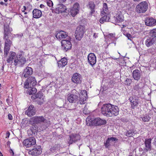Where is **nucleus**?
Returning a JSON list of instances; mask_svg holds the SVG:
<instances>
[{"label":"nucleus","instance_id":"1","mask_svg":"<svg viewBox=\"0 0 156 156\" xmlns=\"http://www.w3.org/2000/svg\"><path fill=\"white\" fill-rule=\"evenodd\" d=\"M32 125V127L28 130V133H30L32 136H35L39 130L42 131L46 129L50 125L49 121L45 119L43 116H36L33 117L31 119V120H23V124L26 123L25 125L26 127L28 126L27 123Z\"/></svg>","mask_w":156,"mask_h":156},{"label":"nucleus","instance_id":"2","mask_svg":"<svg viewBox=\"0 0 156 156\" xmlns=\"http://www.w3.org/2000/svg\"><path fill=\"white\" fill-rule=\"evenodd\" d=\"M26 62V59L24 55L21 54H18L15 58L14 65L19 66L23 67Z\"/></svg>","mask_w":156,"mask_h":156},{"label":"nucleus","instance_id":"3","mask_svg":"<svg viewBox=\"0 0 156 156\" xmlns=\"http://www.w3.org/2000/svg\"><path fill=\"white\" fill-rule=\"evenodd\" d=\"M148 4L146 1L142 2L136 7V11L138 13H143L146 12L148 8Z\"/></svg>","mask_w":156,"mask_h":156},{"label":"nucleus","instance_id":"4","mask_svg":"<svg viewBox=\"0 0 156 156\" xmlns=\"http://www.w3.org/2000/svg\"><path fill=\"white\" fill-rule=\"evenodd\" d=\"M84 30V27L82 25H80L76 28L75 32V36L76 40L78 41L81 40L83 37Z\"/></svg>","mask_w":156,"mask_h":156},{"label":"nucleus","instance_id":"5","mask_svg":"<svg viewBox=\"0 0 156 156\" xmlns=\"http://www.w3.org/2000/svg\"><path fill=\"white\" fill-rule=\"evenodd\" d=\"M36 80L34 77L31 76L28 78L24 83V87L26 88L32 87L36 85Z\"/></svg>","mask_w":156,"mask_h":156},{"label":"nucleus","instance_id":"6","mask_svg":"<svg viewBox=\"0 0 156 156\" xmlns=\"http://www.w3.org/2000/svg\"><path fill=\"white\" fill-rule=\"evenodd\" d=\"M110 110L108 117H113L117 116L119 113V109L117 106L111 104Z\"/></svg>","mask_w":156,"mask_h":156},{"label":"nucleus","instance_id":"7","mask_svg":"<svg viewBox=\"0 0 156 156\" xmlns=\"http://www.w3.org/2000/svg\"><path fill=\"white\" fill-rule=\"evenodd\" d=\"M111 104H108L103 105L101 109V112L102 114L104 116L108 117L109 112H110V107Z\"/></svg>","mask_w":156,"mask_h":156},{"label":"nucleus","instance_id":"8","mask_svg":"<svg viewBox=\"0 0 156 156\" xmlns=\"http://www.w3.org/2000/svg\"><path fill=\"white\" fill-rule=\"evenodd\" d=\"M23 144L26 147H29L35 144H36V140L34 137L30 138L24 140L23 141Z\"/></svg>","mask_w":156,"mask_h":156},{"label":"nucleus","instance_id":"9","mask_svg":"<svg viewBox=\"0 0 156 156\" xmlns=\"http://www.w3.org/2000/svg\"><path fill=\"white\" fill-rule=\"evenodd\" d=\"M88 62L92 66L94 65L96 62V57L93 53L89 54L87 56Z\"/></svg>","mask_w":156,"mask_h":156},{"label":"nucleus","instance_id":"10","mask_svg":"<svg viewBox=\"0 0 156 156\" xmlns=\"http://www.w3.org/2000/svg\"><path fill=\"white\" fill-rule=\"evenodd\" d=\"M4 39L5 40L4 47V55L5 56H6L9 51L12 42L10 39L7 38V37L5 39Z\"/></svg>","mask_w":156,"mask_h":156},{"label":"nucleus","instance_id":"11","mask_svg":"<svg viewBox=\"0 0 156 156\" xmlns=\"http://www.w3.org/2000/svg\"><path fill=\"white\" fill-rule=\"evenodd\" d=\"M80 96L79 102L80 104H85V101L87 98V91L85 90H83L81 91Z\"/></svg>","mask_w":156,"mask_h":156},{"label":"nucleus","instance_id":"12","mask_svg":"<svg viewBox=\"0 0 156 156\" xmlns=\"http://www.w3.org/2000/svg\"><path fill=\"white\" fill-rule=\"evenodd\" d=\"M41 153V147L38 146L30 150L29 152V154L33 155H37Z\"/></svg>","mask_w":156,"mask_h":156},{"label":"nucleus","instance_id":"13","mask_svg":"<svg viewBox=\"0 0 156 156\" xmlns=\"http://www.w3.org/2000/svg\"><path fill=\"white\" fill-rule=\"evenodd\" d=\"M62 45L66 51L71 49L72 44L69 41L63 40L61 41Z\"/></svg>","mask_w":156,"mask_h":156},{"label":"nucleus","instance_id":"14","mask_svg":"<svg viewBox=\"0 0 156 156\" xmlns=\"http://www.w3.org/2000/svg\"><path fill=\"white\" fill-rule=\"evenodd\" d=\"M70 139L68 141L69 144L75 142L80 140V136L78 134H72L69 136Z\"/></svg>","mask_w":156,"mask_h":156},{"label":"nucleus","instance_id":"15","mask_svg":"<svg viewBox=\"0 0 156 156\" xmlns=\"http://www.w3.org/2000/svg\"><path fill=\"white\" fill-rule=\"evenodd\" d=\"M145 24L148 26L152 27L156 25V20L153 18H147L145 20Z\"/></svg>","mask_w":156,"mask_h":156},{"label":"nucleus","instance_id":"16","mask_svg":"<svg viewBox=\"0 0 156 156\" xmlns=\"http://www.w3.org/2000/svg\"><path fill=\"white\" fill-rule=\"evenodd\" d=\"M35 113V108L33 105H30L25 112V114L29 117L32 116L34 115Z\"/></svg>","mask_w":156,"mask_h":156},{"label":"nucleus","instance_id":"17","mask_svg":"<svg viewBox=\"0 0 156 156\" xmlns=\"http://www.w3.org/2000/svg\"><path fill=\"white\" fill-rule=\"evenodd\" d=\"M151 139H147L145 140L144 142L145 148H144V151L145 152H147L151 150Z\"/></svg>","mask_w":156,"mask_h":156},{"label":"nucleus","instance_id":"18","mask_svg":"<svg viewBox=\"0 0 156 156\" xmlns=\"http://www.w3.org/2000/svg\"><path fill=\"white\" fill-rule=\"evenodd\" d=\"M156 41V38L151 36L148 37L145 41V44L148 47L152 46Z\"/></svg>","mask_w":156,"mask_h":156},{"label":"nucleus","instance_id":"19","mask_svg":"<svg viewBox=\"0 0 156 156\" xmlns=\"http://www.w3.org/2000/svg\"><path fill=\"white\" fill-rule=\"evenodd\" d=\"M55 36L58 39L61 40L62 39L65 38L67 36V34L66 32L60 31L56 33Z\"/></svg>","mask_w":156,"mask_h":156},{"label":"nucleus","instance_id":"20","mask_svg":"<svg viewBox=\"0 0 156 156\" xmlns=\"http://www.w3.org/2000/svg\"><path fill=\"white\" fill-rule=\"evenodd\" d=\"M124 17L120 12H118L114 16V19L115 23H121L123 21Z\"/></svg>","mask_w":156,"mask_h":156},{"label":"nucleus","instance_id":"21","mask_svg":"<svg viewBox=\"0 0 156 156\" xmlns=\"http://www.w3.org/2000/svg\"><path fill=\"white\" fill-rule=\"evenodd\" d=\"M33 73L32 69L31 67H27L24 69L23 74L24 77L27 78L32 75Z\"/></svg>","mask_w":156,"mask_h":156},{"label":"nucleus","instance_id":"22","mask_svg":"<svg viewBox=\"0 0 156 156\" xmlns=\"http://www.w3.org/2000/svg\"><path fill=\"white\" fill-rule=\"evenodd\" d=\"M80 75L77 73H74L73 76L72 78V81L75 83H79L80 82Z\"/></svg>","mask_w":156,"mask_h":156},{"label":"nucleus","instance_id":"23","mask_svg":"<svg viewBox=\"0 0 156 156\" xmlns=\"http://www.w3.org/2000/svg\"><path fill=\"white\" fill-rule=\"evenodd\" d=\"M67 8L66 6L62 4H58L56 8V10L58 12V13L65 12Z\"/></svg>","mask_w":156,"mask_h":156},{"label":"nucleus","instance_id":"24","mask_svg":"<svg viewBox=\"0 0 156 156\" xmlns=\"http://www.w3.org/2000/svg\"><path fill=\"white\" fill-rule=\"evenodd\" d=\"M118 140V139L115 137H109L107 139L106 142L104 143V145L106 148H108L112 142L117 141Z\"/></svg>","mask_w":156,"mask_h":156},{"label":"nucleus","instance_id":"25","mask_svg":"<svg viewBox=\"0 0 156 156\" xmlns=\"http://www.w3.org/2000/svg\"><path fill=\"white\" fill-rule=\"evenodd\" d=\"M94 123L96 125H102L105 124L106 121L105 120L101 119L100 118H97L94 119Z\"/></svg>","mask_w":156,"mask_h":156},{"label":"nucleus","instance_id":"26","mask_svg":"<svg viewBox=\"0 0 156 156\" xmlns=\"http://www.w3.org/2000/svg\"><path fill=\"white\" fill-rule=\"evenodd\" d=\"M33 17L35 18H39L42 15L41 11L38 9H35L33 11Z\"/></svg>","mask_w":156,"mask_h":156},{"label":"nucleus","instance_id":"27","mask_svg":"<svg viewBox=\"0 0 156 156\" xmlns=\"http://www.w3.org/2000/svg\"><path fill=\"white\" fill-rule=\"evenodd\" d=\"M133 76L134 80H139L141 77V73L140 70L138 69L134 70L133 72Z\"/></svg>","mask_w":156,"mask_h":156},{"label":"nucleus","instance_id":"28","mask_svg":"<svg viewBox=\"0 0 156 156\" xmlns=\"http://www.w3.org/2000/svg\"><path fill=\"white\" fill-rule=\"evenodd\" d=\"M78 96L74 94H71L68 96L67 100L70 103H75L78 99Z\"/></svg>","mask_w":156,"mask_h":156},{"label":"nucleus","instance_id":"29","mask_svg":"<svg viewBox=\"0 0 156 156\" xmlns=\"http://www.w3.org/2000/svg\"><path fill=\"white\" fill-rule=\"evenodd\" d=\"M67 63V59L65 58H62L58 62V66L59 67H64Z\"/></svg>","mask_w":156,"mask_h":156},{"label":"nucleus","instance_id":"30","mask_svg":"<svg viewBox=\"0 0 156 156\" xmlns=\"http://www.w3.org/2000/svg\"><path fill=\"white\" fill-rule=\"evenodd\" d=\"M95 6L94 3L93 2H89L87 5L88 8L90 9L91 10L90 12L91 15L93 14L95 12Z\"/></svg>","mask_w":156,"mask_h":156},{"label":"nucleus","instance_id":"31","mask_svg":"<svg viewBox=\"0 0 156 156\" xmlns=\"http://www.w3.org/2000/svg\"><path fill=\"white\" fill-rule=\"evenodd\" d=\"M103 14L104 16L101 18L99 20L101 23H103L105 22H108L109 21L110 19L108 13L107 14H105V13H103Z\"/></svg>","mask_w":156,"mask_h":156},{"label":"nucleus","instance_id":"32","mask_svg":"<svg viewBox=\"0 0 156 156\" xmlns=\"http://www.w3.org/2000/svg\"><path fill=\"white\" fill-rule=\"evenodd\" d=\"M16 55V54L15 52H10L9 57L7 60V62L9 63H12L14 58H15Z\"/></svg>","mask_w":156,"mask_h":156},{"label":"nucleus","instance_id":"33","mask_svg":"<svg viewBox=\"0 0 156 156\" xmlns=\"http://www.w3.org/2000/svg\"><path fill=\"white\" fill-rule=\"evenodd\" d=\"M10 32V30L9 29V26L8 25H5L4 28V39H5L8 34Z\"/></svg>","mask_w":156,"mask_h":156},{"label":"nucleus","instance_id":"34","mask_svg":"<svg viewBox=\"0 0 156 156\" xmlns=\"http://www.w3.org/2000/svg\"><path fill=\"white\" fill-rule=\"evenodd\" d=\"M135 134V131L133 129L129 130L125 133L126 136L128 137L133 136Z\"/></svg>","mask_w":156,"mask_h":156},{"label":"nucleus","instance_id":"35","mask_svg":"<svg viewBox=\"0 0 156 156\" xmlns=\"http://www.w3.org/2000/svg\"><path fill=\"white\" fill-rule=\"evenodd\" d=\"M29 89L27 90V93L30 95L34 94H35L37 91L36 88L32 87H29Z\"/></svg>","mask_w":156,"mask_h":156},{"label":"nucleus","instance_id":"36","mask_svg":"<svg viewBox=\"0 0 156 156\" xmlns=\"http://www.w3.org/2000/svg\"><path fill=\"white\" fill-rule=\"evenodd\" d=\"M103 13H105V14H107L108 13L107 5L105 3L103 4V10L101 12V14H103Z\"/></svg>","mask_w":156,"mask_h":156},{"label":"nucleus","instance_id":"37","mask_svg":"<svg viewBox=\"0 0 156 156\" xmlns=\"http://www.w3.org/2000/svg\"><path fill=\"white\" fill-rule=\"evenodd\" d=\"M142 120L144 122H149L150 121L151 118L148 115H145L141 117Z\"/></svg>","mask_w":156,"mask_h":156},{"label":"nucleus","instance_id":"38","mask_svg":"<svg viewBox=\"0 0 156 156\" xmlns=\"http://www.w3.org/2000/svg\"><path fill=\"white\" fill-rule=\"evenodd\" d=\"M142 85V83H140L139 84L135 85L134 87V89L138 91V92L140 91L142 89V87L141 86Z\"/></svg>","mask_w":156,"mask_h":156},{"label":"nucleus","instance_id":"39","mask_svg":"<svg viewBox=\"0 0 156 156\" xmlns=\"http://www.w3.org/2000/svg\"><path fill=\"white\" fill-rule=\"evenodd\" d=\"M88 107L87 105L86 104L83 108V113L86 115H88L90 112L88 110Z\"/></svg>","mask_w":156,"mask_h":156},{"label":"nucleus","instance_id":"40","mask_svg":"<svg viewBox=\"0 0 156 156\" xmlns=\"http://www.w3.org/2000/svg\"><path fill=\"white\" fill-rule=\"evenodd\" d=\"M79 10L75 9L72 8L70 10V12L73 16H75L78 12Z\"/></svg>","mask_w":156,"mask_h":156},{"label":"nucleus","instance_id":"41","mask_svg":"<svg viewBox=\"0 0 156 156\" xmlns=\"http://www.w3.org/2000/svg\"><path fill=\"white\" fill-rule=\"evenodd\" d=\"M150 34L151 37L156 38V28L151 30L150 31Z\"/></svg>","mask_w":156,"mask_h":156},{"label":"nucleus","instance_id":"42","mask_svg":"<svg viewBox=\"0 0 156 156\" xmlns=\"http://www.w3.org/2000/svg\"><path fill=\"white\" fill-rule=\"evenodd\" d=\"M138 105V103L135 99L133 100V102L131 103V108L133 109H134L135 107H137Z\"/></svg>","mask_w":156,"mask_h":156},{"label":"nucleus","instance_id":"43","mask_svg":"<svg viewBox=\"0 0 156 156\" xmlns=\"http://www.w3.org/2000/svg\"><path fill=\"white\" fill-rule=\"evenodd\" d=\"M36 98L37 99H42V98H44V97L43 96V94L41 92H38L36 95Z\"/></svg>","mask_w":156,"mask_h":156},{"label":"nucleus","instance_id":"44","mask_svg":"<svg viewBox=\"0 0 156 156\" xmlns=\"http://www.w3.org/2000/svg\"><path fill=\"white\" fill-rule=\"evenodd\" d=\"M72 8L74 9H78L79 10L80 8V5L79 4L77 3H75L73 5Z\"/></svg>","mask_w":156,"mask_h":156},{"label":"nucleus","instance_id":"45","mask_svg":"<svg viewBox=\"0 0 156 156\" xmlns=\"http://www.w3.org/2000/svg\"><path fill=\"white\" fill-rule=\"evenodd\" d=\"M47 5L49 7H51L53 5V3L51 0H47Z\"/></svg>","mask_w":156,"mask_h":156},{"label":"nucleus","instance_id":"46","mask_svg":"<svg viewBox=\"0 0 156 156\" xmlns=\"http://www.w3.org/2000/svg\"><path fill=\"white\" fill-rule=\"evenodd\" d=\"M44 101V99L42 98V99H37V103L38 104L41 105L43 103V102Z\"/></svg>","mask_w":156,"mask_h":156},{"label":"nucleus","instance_id":"47","mask_svg":"<svg viewBox=\"0 0 156 156\" xmlns=\"http://www.w3.org/2000/svg\"><path fill=\"white\" fill-rule=\"evenodd\" d=\"M131 82V80L130 79H127L126 80V83L127 85H130Z\"/></svg>","mask_w":156,"mask_h":156},{"label":"nucleus","instance_id":"48","mask_svg":"<svg viewBox=\"0 0 156 156\" xmlns=\"http://www.w3.org/2000/svg\"><path fill=\"white\" fill-rule=\"evenodd\" d=\"M8 118L9 119L12 120V117L11 115L10 114H9L8 115Z\"/></svg>","mask_w":156,"mask_h":156},{"label":"nucleus","instance_id":"49","mask_svg":"<svg viewBox=\"0 0 156 156\" xmlns=\"http://www.w3.org/2000/svg\"><path fill=\"white\" fill-rule=\"evenodd\" d=\"M126 36L129 39H130V38L131 37V35L129 34H126Z\"/></svg>","mask_w":156,"mask_h":156},{"label":"nucleus","instance_id":"50","mask_svg":"<svg viewBox=\"0 0 156 156\" xmlns=\"http://www.w3.org/2000/svg\"><path fill=\"white\" fill-rule=\"evenodd\" d=\"M0 4L2 5H5V6H7V3H5L3 2H0Z\"/></svg>","mask_w":156,"mask_h":156},{"label":"nucleus","instance_id":"51","mask_svg":"<svg viewBox=\"0 0 156 156\" xmlns=\"http://www.w3.org/2000/svg\"><path fill=\"white\" fill-rule=\"evenodd\" d=\"M153 143V144L156 146V137L154 139Z\"/></svg>","mask_w":156,"mask_h":156},{"label":"nucleus","instance_id":"52","mask_svg":"<svg viewBox=\"0 0 156 156\" xmlns=\"http://www.w3.org/2000/svg\"><path fill=\"white\" fill-rule=\"evenodd\" d=\"M129 100L131 102V103H132V102H133V100H134V99H133L132 97H130V98H129Z\"/></svg>","mask_w":156,"mask_h":156},{"label":"nucleus","instance_id":"53","mask_svg":"<svg viewBox=\"0 0 156 156\" xmlns=\"http://www.w3.org/2000/svg\"><path fill=\"white\" fill-rule=\"evenodd\" d=\"M6 101L7 102V103H8V105H10V102L9 99H6Z\"/></svg>","mask_w":156,"mask_h":156},{"label":"nucleus","instance_id":"54","mask_svg":"<svg viewBox=\"0 0 156 156\" xmlns=\"http://www.w3.org/2000/svg\"><path fill=\"white\" fill-rule=\"evenodd\" d=\"M1 46H2V42L0 40V52H2V51H1Z\"/></svg>","mask_w":156,"mask_h":156},{"label":"nucleus","instance_id":"55","mask_svg":"<svg viewBox=\"0 0 156 156\" xmlns=\"http://www.w3.org/2000/svg\"><path fill=\"white\" fill-rule=\"evenodd\" d=\"M40 7L41 8H43L44 7V5L43 4H41Z\"/></svg>","mask_w":156,"mask_h":156},{"label":"nucleus","instance_id":"56","mask_svg":"<svg viewBox=\"0 0 156 156\" xmlns=\"http://www.w3.org/2000/svg\"><path fill=\"white\" fill-rule=\"evenodd\" d=\"M66 0H58L60 2H64Z\"/></svg>","mask_w":156,"mask_h":156},{"label":"nucleus","instance_id":"57","mask_svg":"<svg viewBox=\"0 0 156 156\" xmlns=\"http://www.w3.org/2000/svg\"><path fill=\"white\" fill-rule=\"evenodd\" d=\"M10 152L11 153V154H12V155H14V152H13V151L12 150H11V149L10 150Z\"/></svg>","mask_w":156,"mask_h":156},{"label":"nucleus","instance_id":"58","mask_svg":"<svg viewBox=\"0 0 156 156\" xmlns=\"http://www.w3.org/2000/svg\"><path fill=\"white\" fill-rule=\"evenodd\" d=\"M109 35L111 37H112V36H113V34H109Z\"/></svg>","mask_w":156,"mask_h":156},{"label":"nucleus","instance_id":"59","mask_svg":"<svg viewBox=\"0 0 156 156\" xmlns=\"http://www.w3.org/2000/svg\"><path fill=\"white\" fill-rule=\"evenodd\" d=\"M23 8H24V10H26V6H23Z\"/></svg>","mask_w":156,"mask_h":156},{"label":"nucleus","instance_id":"60","mask_svg":"<svg viewBox=\"0 0 156 156\" xmlns=\"http://www.w3.org/2000/svg\"><path fill=\"white\" fill-rule=\"evenodd\" d=\"M0 156H3L2 153L0 152Z\"/></svg>","mask_w":156,"mask_h":156},{"label":"nucleus","instance_id":"61","mask_svg":"<svg viewBox=\"0 0 156 156\" xmlns=\"http://www.w3.org/2000/svg\"><path fill=\"white\" fill-rule=\"evenodd\" d=\"M3 69H4V66H2V70H3Z\"/></svg>","mask_w":156,"mask_h":156},{"label":"nucleus","instance_id":"62","mask_svg":"<svg viewBox=\"0 0 156 156\" xmlns=\"http://www.w3.org/2000/svg\"><path fill=\"white\" fill-rule=\"evenodd\" d=\"M8 1V0H4V1L5 2H7Z\"/></svg>","mask_w":156,"mask_h":156},{"label":"nucleus","instance_id":"63","mask_svg":"<svg viewBox=\"0 0 156 156\" xmlns=\"http://www.w3.org/2000/svg\"><path fill=\"white\" fill-rule=\"evenodd\" d=\"M24 14H27V12H25Z\"/></svg>","mask_w":156,"mask_h":156},{"label":"nucleus","instance_id":"64","mask_svg":"<svg viewBox=\"0 0 156 156\" xmlns=\"http://www.w3.org/2000/svg\"><path fill=\"white\" fill-rule=\"evenodd\" d=\"M25 10H24V9L23 10V12H24Z\"/></svg>","mask_w":156,"mask_h":156}]
</instances>
